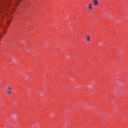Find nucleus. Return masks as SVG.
<instances>
[{"mask_svg":"<svg viewBox=\"0 0 128 128\" xmlns=\"http://www.w3.org/2000/svg\"><path fill=\"white\" fill-rule=\"evenodd\" d=\"M92 2L94 6H98V2L96 0H94L92 1Z\"/></svg>","mask_w":128,"mask_h":128,"instance_id":"obj_2","label":"nucleus"},{"mask_svg":"<svg viewBox=\"0 0 128 128\" xmlns=\"http://www.w3.org/2000/svg\"><path fill=\"white\" fill-rule=\"evenodd\" d=\"M87 42H90V36H87V39H86Z\"/></svg>","mask_w":128,"mask_h":128,"instance_id":"obj_4","label":"nucleus"},{"mask_svg":"<svg viewBox=\"0 0 128 128\" xmlns=\"http://www.w3.org/2000/svg\"><path fill=\"white\" fill-rule=\"evenodd\" d=\"M38 94V92H37Z\"/></svg>","mask_w":128,"mask_h":128,"instance_id":"obj_5","label":"nucleus"},{"mask_svg":"<svg viewBox=\"0 0 128 128\" xmlns=\"http://www.w3.org/2000/svg\"><path fill=\"white\" fill-rule=\"evenodd\" d=\"M7 122V123H8V122Z\"/></svg>","mask_w":128,"mask_h":128,"instance_id":"obj_6","label":"nucleus"},{"mask_svg":"<svg viewBox=\"0 0 128 128\" xmlns=\"http://www.w3.org/2000/svg\"><path fill=\"white\" fill-rule=\"evenodd\" d=\"M6 92L8 94L10 95L12 94V88L10 86H8Z\"/></svg>","mask_w":128,"mask_h":128,"instance_id":"obj_1","label":"nucleus"},{"mask_svg":"<svg viewBox=\"0 0 128 128\" xmlns=\"http://www.w3.org/2000/svg\"><path fill=\"white\" fill-rule=\"evenodd\" d=\"M92 5L90 3L88 4V10H92Z\"/></svg>","mask_w":128,"mask_h":128,"instance_id":"obj_3","label":"nucleus"}]
</instances>
